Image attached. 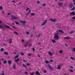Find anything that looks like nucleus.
<instances>
[{
	"mask_svg": "<svg viewBox=\"0 0 75 75\" xmlns=\"http://www.w3.org/2000/svg\"><path fill=\"white\" fill-rule=\"evenodd\" d=\"M23 46L25 47H27V44H24L23 45Z\"/></svg>",
	"mask_w": 75,
	"mask_h": 75,
	"instance_id": "31",
	"label": "nucleus"
},
{
	"mask_svg": "<svg viewBox=\"0 0 75 75\" xmlns=\"http://www.w3.org/2000/svg\"><path fill=\"white\" fill-rule=\"evenodd\" d=\"M55 25L57 26V27L59 28H61V23H56Z\"/></svg>",
	"mask_w": 75,
	"mask_h": 75,
	"instance_id": "4",
	"label": "nucleus"
},
{
	"mask_svg": "<svg viewBox=\"0 0 75 75\" xmlns=\"http://www.w3.org/2000/svg\"><path fill=\"white\" fill-rule=\"evenodd\" d=\"M61 66L60 65H58V66L57 69H61Z\"/></svg>",
	"mask_w": 75,
	"mask_h": 75,
	"instance_id": "17",
	"label": "nucleus"
},
{
	"mask_svg": "<svg viewBox=\"0 0 75 75\" xmlns=\"http://www.w3.org/2000/svg\"><path fill=\"white\" fill-rule=\"evenodd\" d=\"M70 14L73 15V16H74V15H75V13L74 12H72L70 13Z\"/></svg>",
	"mask_w": 75,
	"mask_h": 75,
	"instance_id": "7",
	"label": "nucleus"
},
{
	"mask_svg": "<svg viewBox=\"0 0 75 75\" xmlns=\"http://www.w3.org/2000/svg\"><path fill=\"white\" fill-rule=\"evenodd\" d=\"M52 41L53 42V43H55L56 42V41H55V40H52Z\"/></svg>",
	"mask_w": 75,
	"mask_h": 75,
	"instance_id": "22",
	"label": "nucleus"
},
{
	"mask_svg": "<svg viewBox=\"0 0 75 75\" xmlns=\"http://www.w3.org/2000/svg\"><path fill=\"white\" fill-rule=\"evenodd\" d=\"M48 67H49V69H50V70H51V71H52V67H51L50 65H48Z\"/></svg>",
	"mask_w": 75,
	"mask_h": 75,
	"instance_id": "14",
	"label": "nucleus"
},
{
	"mask_svg": "<svg viewBox=\"0 0 75 75\" xmlns=\"http://www.w3.org/2000/svg\"><path fill=\"white\" fill-rule=\"evenodd\" d=\"M17 63V64H18V65H21V63H20V64Z\"/></svg>",
	"mask_w": 75,
	"mask_h": 75,
	"instance_id": "55",
	"label": "nucleus"
},
{
	"mask_svg": "<svg viewBox=\"0 0 75 75\" xmlns=\"http://www.w3.org/2000/svg\"><path fill=\"white\" fill-rule=\"evenodd\" d=\"M64 38L65 39H66V40H68V39H70L71 38H70V37H69V36H67L66 37H64Z\"/></svg>",
	"mask_w": 75,
	"mask_h": 75,
	"instance_id": "9",
	"label": "nucleus"
},
{
	"mask_svg": "<svg viewBox=\"0 0 75 75\" xmlns=\"http://www.w3.org/2000/svg\"><path fill=\"white\" fill-rule=\"evenodd\" d=\"M15 24L17 25H20V23L17 22H15Z\"/></svg>",
	"mask_w": 75,
	"mask_h": 75,
	"instance_id": "25",
	"label": "nucleus"
},
{
	"mask_svg": "<svg viewBox=\"0 0 75 75\" xmlns=\"http://www.w3.org/2000/svg\"><path fill=\"white\" fill-rule=\"evenodd\" d=\"M59 31L61 33H62V34L64 33V32L62 30H59Z\"/></svg>",
	"mask_w": 75,
	"mask_h": 75,
	"instance_id": "11",
	"label": "nucleus"
},
{
	"mask_svg": "<svg viewBox=\"0 0 75 75\" xmlns=\"http://www.w3.org/2000/svg\"><path fill=\"white\" fill-rule=\"evenodd\" d=\"M45 6H46L45 4H44L43 5V7Z\"/></svg>",
	"mask_w": 75,
	"mask_h": 75,
	"instance_id": "56",
	"label": "nucleus"
},
{
	"mask_svg": "<svg viewBox=\"0 0 75 75\" xmlns=\"http://www.w3.org/2000/svg\"><path fill=\"white\" fill-rule=\"evenodd\" d=\"M62 4H63V3H59L58 4V5L59 6H61V5H62Z\"/></svg>",
	"mask_w": 75,
	"mask_h": 75,
	"instance_id": "20",
	"label": "nucleus"
},
{
	"mask_svg": "<svg viewBox=\"0 0 75 75\" xmlns=\"http://www.w3.org/2000/svg\"><path fill=\"white\" fill-rule=\"evenodd\" d=\"M72 50L73 51L75 52V48H73Z\"/></svg>",
	"mask_w": 75,
	"mask_h": 75,
	"instance_id": "34",
	"label": "nucleus"
},
{
	"mask_svg": "<svg viewBox=\"0 0 75 75\" xmlns=\"http://www.w3.org/2000/svg\"><path fill=\"white\" fill-rule=\"evenodd\" d=\"M4 54H5V55H8V53L7 52H4Z\"/></svg>",
	"mask_w": 75,
	"mask_h": 75,
	"instance_id": "21",
	"label": "nucleus"
},
{
	"mask_svg": "<svg viewBox=\"0 0 75 75\" xmlns=\"http://www.w3.org/2000/svg\"><path fill=\"white\" fill-rule=\"evenodd\" d=\"M31 15L32 16H33L34 15H35V13H32L31 14Z\"/></svg>",
	"mask_w": 75,
	"mask_h": 75,
	"instance_id": "32",
	"label": "nucleus"
},
{
	"mask_svg": "<svg viewBox=\"0 0 75 75\" xmlns=\"http://www.w3.org/2000/svg\"><path fill=\"white\" fill-rule=\"evenodd\" d=\"M0 50L1 51H4V48H2L0 49Z\"/></svg>",
	"mask_w": 75,
	"mask_h": 75,
	"instance_id": "30",
	"label": "nucleus"
},
{
	"mask_svg": "<svg viewBox=\"0 0 75 75\" xmlns=\"http://www.w3.org/2000/svg\"><path fill=\"white\" fill-rule=\"evenodd\" d=\"M14 33L16 34V35H18V33L16 32H14Z\"/></svg>",
	"mask_w": 75,
	"mask_h": 75,
	"instance_id": "24",
	"label": "nucleus"
},
{
	"mask_svg": "<svg viewBox=\"0 0 75 75\" xmlns=\"http://www.w3.org/2000/svg\"><path fill=\"white\" fill-rule=\"evenodd\" d=\"M12 62L11 60H9L8 61V63L9 64V65H11V63Z\"/></svg>",
	"mask_w": 75,
	"mask_h": 75,
	"instance_id": "10",
	"label": "nucleus"
},
{
	"mask_svg": "<svg viewBox=\"0 0 75 75\" xmlns=\"http://www.w3.org/2000/svg\"><path fill=\"white\" fill-rule=\"evenodd\" d=\"M25 74H26V75H28V72L27 71L25 72Z\"/></svg>",
	"mask_w": 75,
	"mask_h": 75,
	"instance_id": "43",
	"label": "nucleus"
},
{
	"mask_svg": "<svg viewBox=\"0 0 75 75\" xmlns=\"http://www.w3.org/2000/svg\"><path fill=\"white\" fill-rule=\"evenodd\" d=\"M22 42H24V40L23 39H22Z\"/></svg>",
	"mask_w": 75,
	"mask_h": 75,
	"instance_id": "64",
	"label": "nucleus"
},
{
	"mask_svg": "<svg viewBox=\"0 0 75 75\" xmlns=\"http://www.w3.org/2000/svg\"><path fill=\"white\" fill-rule=\"evenodd\" d=\"M49 54L50 55H52V53L51 52H49Z\"/></svg>",
	"mask_w": 75,
	"mask_h": 75,
	"instance_id": "40",
	"label": "nucleus"
},
{
	"mask_svg": "<svg viewBox=\"0 0 75 75\" xmlns=\"http://www.w3.org/2000/svg\"><path fill=\"white\" fill-rule=\"evenodd\" d=\"M75 7H73L72 9H71V10L72 11V10H75Z\"/></svg>",
	"mask_w": 75,
	"mask_h": 75,
	"instance_id": "29",
	"label": "nucleus"
},
{
	"mask_svg": "<svg viewBox=\"0 0 75 75\" xmlns=\"http://www.w3.org/2000/svg\"><path fill=\"white\" fill-rule=\"evenodd\" d=\"M18 58V55H16L15 57H14L15 59H16Z\"/></svg>",
	"mask_w": 75,
	"mask_h": 75,
	"instance_id": "27",
	"label": "nucleus"
},
{
	"mask_svg": "<svg viewBox=\"0 0 75 75\" xmlns=\"http://www.w3.org/2000/svg\"><path fill=\"white\" fill-rule=\"evenodd\" d=\"M50 62H53V61L52 60H50Z\"/></svg>",
	"mask_w": 75,
	"mask_h": 75,
	"instance_id": "52",
	"label": "nucleus"
},
{
	"mask_svg": "<svg viewBox=\"0 0 75 75\" xmlns=\"http://www.w3.org/2000/svg\"><path fill=\"white\" fill-rule=\"evenodd\" d=\"M9 40V44H11L12 42V39H10Z\"/></svg>",
	"mask_w": 75,
	"mask_h": 75,
	"instance_id": "16",
	"label": "nucleus"
},
{
	"mask_svg": "<svg viewBox=\"0 0 75 75\" xmlns=\"http://www.w3.org/2000/svg\"><path fill=\"white\" fill-rule=\"evenodd\" d=\"M70 71L71 72H73V70H70Z\"/></svg>",
	"mask_w": 75,
	"mask_h": 75,
	"instance_id": "50",
	"label": "nucleus"
},
{
	"mask_svg": "<svg viewBox=\"0 0 75 75\" xmlns=\"http://www.w3.org/2000/svg\"><path fill=\"white\" fill-rule=\"evenodd\" d=\"M70 68H71V69H73V68H74V67H73L71 66H70Z\"/></svg>",
	"mask_w": 75,
	"mask_h": 75,
	"instance_id": "57",
	"label": "nucleus"
},
{
	"mask_svg": "<svg viewBox=\"0 0 75 75\" xmlns=\"http://www.w3.org/2000/svg\"><path fill=\"white\" fill-rule=\"evenodd\" d=\"M71 59H72V60H74V59H75L73 57H71Z\"/></svg>",
	"mask_w": 75,
	"mask_h": 75,
	"instance_id": "42",
	"label": "nucleus"
},
{
	"mask_svg": "<svg viewBox=\"0 0 75 75\" xmlns=\"http://www.w3.org/2000/svg\"><path fill=\"white\" fill-rule=\"evenodd\" d=\"M3 6H0V10H3Z\"/></svg>",
	"mask_w": 75,
	"mask_h": 75,
	"instance_id": "26",
	"label": "nucleus"
},
{
	"mask_svg": "<svg viewBox=\"0 0 75 75\" xmlns=\"http://www.w3.org/2000/svg\"><path fill=\"white\" fill-rule=\"evenodd\" d=\"M3 64H7V62H6V60H5L3 62Z\"/></svg>",
	"mask_w": 75,
	"mask_h": 75,
	"instance_id": "28",
	"label": "nucleus"
},
{
	"mask_svg": "<svg viewBox=\"0 0 75 75\" xmlns=\"http://www.w3.org/2000/svg\"><path fill=\"white\" fill-rule=\"evenodd\" d=\"M12 2H13V3H16V2L14 1H12Z\"/></svg>",
	"mask_w": 75,
	"mask_h": 75,
	"instance_id": "59",
	"label": "nucleus"
},
{
	"mask_svg": "<svg viewBox=\"0 0 75 75\" xmlns=\"http://www.w3.org/2000/svg\"><path fill=\"white\" fill-rule=\"evenodd\" d=\"M29 12H28V13H27L26 14V16H28V14L29 13H30V12H31L30 10H29Z\"/></svg>",
	"mask_w": 75,
	"mask_h": 75,
	"instance_id": "19",
	"label": "nucleus"
},
{
	"mask_svg": "<svg viewBox=\"0 0 75 75\" xmlns=\"http://www.w3.org/2000/svg\"><path fill=\"white\" fill-rule=\"evenodd\" d=\"M26 65H28V66H30V64H28V63H27L26 64Z\"/></svg>",
	"mask_w": 75,
	"mask_h": 75,
	"instance_id": "48",
	"label": "nucleus"
},
{
	"mask_svg": "<svg viewBox=\"0 0 75 75\" xmlns=\"http://www.w3.org/2000/svg\"><path fill=\"white\" fill-rule=\"evenodd\" d=\"M59 53L60 54H62V51L61 50L59 51Z\"/></svg>",
	"mask_w": 75,
	"mask_h": 75,
	"instance_id": "36",
	"label": "nucleus"
},
{
	"mask_svg": "<svg viewBox=\"0 0 75 75\" xmlns=\"http://www.w3.org/2000/svg\"><path fill=\"white\" fill-rule=\"evenodd\" d=\"M23 62H27V61H26V60H24L23 61Z\"/></svg>",
	"mask_w": 75,
	"mask_h": 75,
	"instance_id": "61",
	"label": "nucleus"
},
{
	"mask_svg": "<svg viewBox=\"0 0 75 75\" xmlns=\"http://www.w3.org/2000/svg\"><path fill=\"white\" fill-rule=\"evenodd\" d=\"M73 2H74V4L75 5V0H73Z\"/></svg>",
	"mask_w": 75,
	"mask_h": 75,
	"instance_id": "46",
	"label": "nucleus"
},
{
	"mask_svg": "<svg viewBox=\"0 0 75 75\" xmlns=\"http://www.w3.org/2000/svg\"><path fill=\"white\" fill-rule=\"evenodd\" d=\"M28 55L29 56H30V55H31V54H30V53H29V54H28Z\"/></svg>",
	"mask_w": 75,
	"mask_h": 75,
	"instance_id": "60",
	"label": "nucleus"
},
{
	"mask_svg": "<svg viewBox=\"0 0 75 75\" xmlns=\"http://www.w3.org/2000/svg\"><path fill=\"white\" fill-rule=\"evenodd\" d=\"M8 16H10V15H11V13H8Z\"/></svg>",
	"mask_w": 75,
	"mask_h": 75,
	"instance_id": "53",
	"label": "nucleus"
},
{
	"mask_svg": "<svg viewBox=\"0 0 75 75\" xmlns=\"http://www.w3.org/2000/svg\"><path fill=\"white\" fill-rule=\"evenodd\" d=\"M21 55L22 56H23V55H24V53H22V52H21Z\"/></svg>",
	"mask_w": 75,
	"mask_h": 75,
	"instance_id": "41",
	"label": "nucleus"
},
{
	"mask_svg": "<svg viewBox=\"0 0 75 75\" xmlns=\"http://www.w3.org/2000/svg\"><path fill=\"white\" fill-rule=\"evenodd\" d=\"M12 27H13V28H15V29H16L17 28L14 27V26H12Z\"/></svg>",
	"mask_w": 75,
	"mask_h": 75,
	"instance_id": "54",
	"label": "nucleus"
},
{
	"mask_svg": "<svg viewBox=\"0 0 75 75\" xmlns=\"http://www.w3.org/2000/svg\"><path fill=\"white\" fill-rule=\"evenodd\" d=\"M11 19L12 20H17V19H18V18L17 17H16L15 16H13V15H11Z\"/></svg>",
	"mask_w": 75,
	"mask_h": 75,
	"instance_id": "3",
	"label": "nucleus"
},
{
	"mask_svg": "<svg viewBox=\"0 0 75 75\" xmlns=\"http://www.w3.org/2000/svg\"><path fill=\"white\" fill-rule=\"evenodd\" d=\"M40 1H37V3L38 4H40Z\"/></svg>",
	"mask_w": 75,
	"mask_h": 75,
	"instance_id": "49",
	"label": "nucleus"
},
{
	"mask_svg": "<svg viewBox=\"0 0 75 75\" xmlns=\"http://www.w3.org/2000/svg\"><path fill=\"white\" fill-rule=\"evenodd\" d=\"M54 38L55 40H59V33L58 32L56 33L54 35Z\"/></svg>",
	"mask_w": 75,
	"mask_h": 75,
	"instance_id": "2",
	"label": "nucleus"
},
{
	"mask_svg": "<svg viewBox=\"0 0 75 75\" xmlns=\"http://www.w3.org/2000/svg\"><path fill=\"white\" fill-rule=\"evenodd\" d=\"M36 75H40V74L39 73V72L38 71H37L36 72Z\"/></svg>",
	"mask_w": 75,
	"mask_h": 75,
	"instance_id": "15",
	"label": "nucleus"
},
{
	"mask_svg": "<svg viewBox=\"0 0 75 75\" xmlns=\"http://www.w3.org/2000/svg\"><path fill=\"white\" fill-rule=\"evenodd\" d=\"M1 73L2 74H0V75H4V71H2Z\"/></svg>",
	"mask_w": 75,
	"mask_h": 75,
	"instance_id": "23",
	"label": "nucleus"
},
{
	"mask_svg": "<svg viewBox=\"0 0 75 75\" xmlns=\"http://www.w3.org/2000/svg\"><path fill=\"white\" fill-rule=\"evenodd\" d=\"M31 45H32V44H30V45H29L28 46H29V47H30V46H31Z\"/></svg>",
	"mask_w": 75,
	"mask_h": 75,
	"instance_id": "63",
	"label": "nucleus"
},
{
	"mask_svg": "<svg viewBox=\"0 0 75 75\" xmlns=\"http://www.w3.org/2000/svg\"><path fill=\"white\" fill-rule=\"evenodd\" d=\"M23 67H25V68L26 67V66L25 65H24V64L23 65Z\"/></svg>",
	"mask_w": 75,
	"mask_h": 75,
	"instance_id": "44",
	"label": "nucleus"
},
{
	"mask_svg": "<svg viewBox=\"0 0 75 75\" xmlns=\"http://www.w3.org/2000/svg\"><path fill=\"white\" fill-rule=\"evenodd\" d=\"M20 23H23V25H25L24 24H25L26 23V22L24 21H20Z\"/></svg>",
	"mask_w": 75,
	"mask_h": 75,
	"instance_id": "6",
	"label": "nucleus"
},
{
	"mask_svg": "<svg viewBox=\"0 0 75 75\" xmlns=\"http://www.w3.org/2000/svg\"><path fill=\"white\" fill-rule=\"evenodd\" d=\"M45 62L46 64H48V63H49V62L48 61H45Z\"/></svg>",
	"mask_w": 75,
	"mask_h": 75,
	"instance_id": "35",
	"label": "nucleus"
},
{
	"mask_svg": "<svg viewBox=\"0 0 75 75\" xmlns=\"http://www.w3.org/2000/svg\"><path fill=\"white\" fill-rule=\"evenodd\" d=\"M33 51H35V49L34 48H33Z\"/></svg>",
	"mask_w": 75,
	"mask_h": 75,
	"instance_id": "58",
	"label": "nucleus"
},
{
	"mask_svg": "<svg viewBox=\"0 0 75 75\" xmlns=\"http://www.w3.org/2000/svg\"><path fill=\"white\" fill-rule=\"evenodd\" d=\"M19 61V58H18L17 59H16L15 60V62H18Z\"/></svg>",
	"mask_w": 75,
	"mask_h": 75,
	"instance_id": "13",
	"label": "nucleus"
},
{
	"mask_svg": "<svg viewBox=\"0 0 75 75\" xmlns=\"http://www.w3.org/2000/svg\"><path fill=\"white\" fill-rule=\"evenodd\" d=\"M50 20L51 21H53V22H55L56 21L55 19H50Z\"/></svg>",
	"mask_w": 75,
	"mask_h": 75,
	"instance_id": "18",
	"label": "nucleus"
},
{
	"mask_svg": "<svg viewBox=\"0 0 75 75\" xmlns=\"http://www.w3.org/2000/svg\"><path fill=\"white\" fill-rule=\"evenodd\" d=\"M73 7V5H72V4H71L69 5V8H72Z\"/></svg>",
	"mask_w": 75,
	"mask_h": 75,
	"instance_id": "8",
	"label": "nucleus"
},
{
	"mask_svg": "<svg viewBox=\"0 0 75 75\" xmlns=\"http://www.w3.org/2000/svg\"><path fill=\"white\" fill-rule=\"evenodd\" d=\"M29 10V8H28L26 9V11H28Z\"/></svg>",
	"mask_w": 75,
	"mask_h": 75,
	"instance_id": "51",
	"label": "nucleus"
},
{
	"mask_svg": "<svg viewBox=\"0 0 75 75\" xmlns=\"http://www.w3.org/2000/svg\"><path fill=\"white\" fill-rule=\"evenodd\" d=\"M33 34H31L30 35V38H32V37H33Z\"/></svg>",
	"mask_w": 75,
	"mask_h": 75,
	"instance_id": "37",
	"label": "nucleus"
},
{
	"mask_svg": "<svg viewBox=\"0 0 75 75\" xmlns=\"http://www.w3.org/2000/svg\"><path fill=\"white\" fill-rule=\"evenodd\" d=\"M3 28L4 29L5 28H9V29H11V28L10 27L6 25L5 24H4L3 25V26H2L0 24V28Z\"/></svg>",
	"mask_w": 75,
	"mask_h": 75,
	"instance_id": "1",
	"label": "nucleus"
},
{
	"mask_svg": "<svg viewBox=\"0 0 75 75\" xmlns=\"http://www.w3.org/2000/svg\"><path fill=\"white\" fill-rule=\"evenodd\" d=\"M13 67L14 69H16V66L15 65L13 66Z\"/></svg>",
	"mask_w": 75,
	"mask_h": 75,
	"instance_id": "39",
	"label": "nucleus"
},
{
	"mask_svg": "<svg viewBox=\"0 0 75 75\" xmlns=\"http://www.w3.org/2000/svg\"><path fill=\"white\" fill-rule=\"evenodd\" d=\"M38 44H39V45H41V44L40 42L38 43Z\"/></svg>",
	"mask_w": 75,
	"mask_h": 75,
	"instance_id": "62",
	"label": "nucleus"
},
{
	"mask_svg": "<svg viewBox=\"0 0 75 75\" xmlns=\"http://www.w3.org/2000/svg\"><path fill=\"white\" fill-rule=\"evenodd\" d=\"M30 74L31 75H33L34 74V72H33V73H30Z\"/></svg>",
	"mask_w": 75,
	"mask_h": 75,
	"instance_id": "45",
	"label": "nucleus"
},
{
	"mask_svg": "<svg viewBox=\"0 0 75 75\" xmlns=\"http://www.w3.org/2000/svg\"><path fill=\"white\" fill-rule=\"evenodd\" d=\"M43 72L44 73H47V71L45 70H44Z\"/></svg>",
	"mask_w": 75,
	"mask_h": 75,
	"instance_id": "47",
	"label": "nucleus"
},
{
	"mask_svg": "<svg viewBox=\"0 0 75 75\" xmlns=\"http://www.w3.org/2000/svg\"><path fill=\"white\" fill-rule=\"evenodd\" d=\"M74 33V31H71V32H70V34H73Z\"/></svg>",
	"mask_w": 75,
	"mask_h": 75,
	"instance_id": "33",
	"label": "nucleus"
},
{
	"mask_svg": "<svg viewBox=\"0 0 75 75\" xmlns=\"http://www.w3.org/2000/svg\"><path fill=\"white\" fill-rule=\"evenodd\" d=\"M47 20H45L44 22H43V23L42 24V25H45V24L47 23Z\"/></svg>",
	"mask_w": 75,
	"mask_h": 75,
	"instance_id": "5",
	"label": "nucleus"
},
{
	"mask_svg": "<svg viewBox=\"0 0 75 75\" xmlns=\"http://www.w3.org/2000/svg\"><path fill=\"white\" fill-rule=\"evenodd\" d=\"M41 36V34H40L38 35H36V37L38 38V37H40V36Z\"/></svg>",
	"mask_w": 75,
	"mask_h": 75,
	"instance_id": "12",
	"label": "nucleus"
},
{
	"mask_svg": "<svg viewBox=\"0 0 75 75\" xmlns=\"http://www.w3.org/2000/svg\"><path fill=\"white\" fill-rule=\"evenodd\" d=\"M26 33L27 35H28L30 34V33L28 32H27Z\"/></svg>",
	"mask_w": 75,
	"mask_h": 75,
	"instance_id": "38",
	"label": "nucleus"
}]
</instances>
